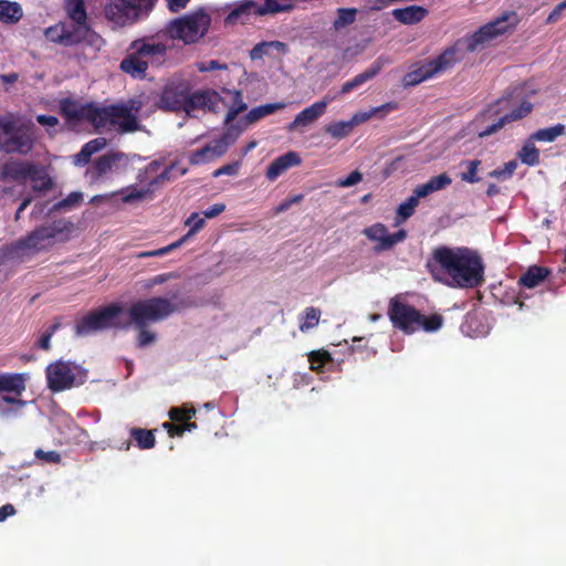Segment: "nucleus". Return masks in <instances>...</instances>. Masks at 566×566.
Returning a JSON list of instances; mask_svg holds the SVG:
<instances>
[{
	"label": "nucleus",
	"instance_id": "nucleus-1",
	"mask_svg": "<svg viewBox=\"0 0 566 566\" xmlns=\"http://www.w3.org/2000/svg\"><path fill=\"white\" fill-rule=\"evenodd\" d=\"M426 268L434 281L443 282L440 277L442 271L452 280L451 285L460 289L479 287L485 281V266L481 255L467 247L434 248Z\"/></svg>",
	"mask_w": 566,
	"mask_h": 566
},
{
	"label": "nucleus",
	"instance_id": "nucleus-2",
	"mask_svg": "<svg viewBox=\"0 0 566 566\" xmlns=\"http://www.w3.org/2000/svg\"><path fill=\"white\" fill-rule=\"evenodd\" d=\"M388 317L392 326L405 334H413L419 329L429 333L436 332L443 323V318L440 314L426 316L412 305L403 303L397 297L391 298L389 302Z\"/></svg>",
	"mask_w": 566,
	"mask_h": 566
},
{
	"label": "nucleus",
	"instance_id": "nucleus-3",
	"mask_svg": "<svg viewBox=\"0 0 566 566\" xmlns=\"http://www.w3.org/2000/svg\"><path fill=\"white\" fill-rule=\"evenodd\" d=\"M35 132L36 128L31 122H23L13 116L0 117V151L28 155L34 147Z\"/></svg>",
	"mask_w": 566,
	"mask_h": 566
},
{
	"label": "nucleus",
	"instance_id": "nucleus-4",
	"mask_svg": "<svg viewBox=\"0 0 566 566\" xmlns=\"http://www.w3.org/2000/svg\"><path fill=\"white\" fill-rule=\"evenodd\" d=\"M211 18L203 8L170 20L166 25L165 34L171 40L184 44H195L208 33Z\"/></svg>",
	"mask_w": 566,
	"mask_h": 566
},
{
	"label": "nucleus",
	"instance_id": "nucleus-5",
	"mask_svg": "<svg viewBox=\"0 0 566 566\" xmlns=\"http://www.w3.org/2000/svg\"><path fill=\"white\" fill-rule=\"evenodd\" d=\"M0 175L2 179L18 184L29 180L34 191H48L53 187V181L46 169L33 161L9 159L1 166Z\"/></svg>",
	"mask_w": 566,
	"mask_h": 566
},
{
	"label": "nucleus",
	"instance_id": "nucleus-6",
	"mask_svg": "<svg viewBox=\"0 0 566 566\" xmlns=\"http://www.w3.org/2000/svg\"><path fill=\"white\" fill-rule=\"evenodd\" d=\"M507 19V14L497 18L494 21L482 25L474 33L461 38L452 45L448 46L444 52L452 51L453 54L450 60L452 61L453 66L463 60L464 52H474L497 35L505 33L510 29V25L506 24Z\"/></svg>",
	"mask_w": 566,
	"mask_h": 566
},
{
	"label": "nucleus",
	"instance_id": "nucleus-7",
	"mask_svg": "<svg viewBox=\"0 0 566 566\" xmlns=\"http://www.w3.org/2000/svg\"><path fill=\"white\" fill-rule=\"evenodd\" d=\"M59 112L71 127L84 122L95 128L106 124V108L97 107L94 103H82L80 99L65 97L59 102Z\"/></svg>",
	"mask_w": 566,
	"mask_h": 566
},
{
	"label": "nucleus",
	"instance_id": "nucleus-8",
	"mask_svg": "<svg viewBox=\"0 0 566 566\" xmlns=\"http://www.w3.org/2000/svg\"><path fill=\"white\" fill-rule=\"evenodd\" d=\"M45 376L48 388L60 392L84 384L87 371L73 361L59 359L46 367Z\"/></svg>",
	"mask_w": 566,
	"mask_h": 566
},
{
	"label": "nucleus",
	"instance_id": "nucleus-9",
	"mask_svg": "<svg viewBox=\"0 0 566 566\" xmlns=\"http://www.w3.org/2000/svg\"><path fill=\"white\" fill-rule=\"evenodd\" d=\"M158 0H109L108 21L117 27L132 25L147 18Z\"/></svg>",
	"mask_w": 566,
	"mask_h": 566
},
{
	"label": "nucleus",
	"instance_id": "nucleus-10",
	"mask_svg": "<svg viewBox=\"0 0 566 566\" xmlns=\"http://www.w3.org/2000/svg\"><path fill=\"white\" fill-rule=\"evenodd\" d=\"M63 229L56 224L42 226L35 228L28 235L17 240L10 247V254L17 258L35 254L50 249L57 234Z\"/></svg>",
	"mask_w": 566,
	"mask_h": 566
},
{
	"label": "nucleus",
	"instance_id": "nucleus-11",
	"mask_svg": "<svg viewBox=\"0 0 566 566\" xmlns=\"http://www.w3.org/2000/svg\"><path fill=\"white\" fill-rule=\"evenodd\" d=\"M176 311L175 305L166 297H151L132 304L128 311L129 321L134 326L150 325L167 318Z\"/></svg>",
	"mask_w": 566,
	"mask_h": 566
},
{
	"label": "nucleus",
	"instance_id": "nucleus-12",
	"mask_svg": "<svg viewBox=\"0 0 566 566\" xmlns=\"http://www.w3.org/2000/svg\"><path fill=\"white\" fill-rule=\"evenodd\" d=\"M510 98H499L493 105H490L488 113L494 116H500L496 122L486 126L479 133V137L484 138L495 134L506 125L523 119L533 111V104L530 101L524 99L521 104L514 108H510Z\"/></svg>",
	"mask_w": 566,
	"mask_h": 566
},
{
	"label": "nucleus",
	"instance_id": "nucleus-13",
	"mask_svg": "<svg viewBox=\"0 0 566 566\" xmlns=\"http://www.w3.org/2000/svg\"><path fill=\"white\" fill-rule=\"evenodd\" d=\"M452 54V51L444 52L443 50L436 59L428 60L417 65L413 70L405 74L402 78L403 86H416L426 80L432 78L450 70L453 67L452 61L450 60Z\"/></svg>",
	"mask_w": 566,
	"mask_h": 566
},
{
	"label": "nucleus",
	"instance_id": "nucleus-14",
	"mask_svg": "<svg viewBox=\"0 0 566 566\" xmlns=\"http://www.w3.org/2000/svg\"><path fill=\"white\" fill-rule=\"evenodd\" d=\"M140 109V103L130 101L129 104L108 105V133L115 129L118 134L134 133L139 129V120L136 114Z\"/></svg>",
	"mask_w": 566,
	"mask_h": 566
},
{
	"label": "nucleus",
	"instance_id": "nucleus-15",
	"mask_svg": "<svg viewBox=\"0 0 566 566\" xmlns=\"http://www.w3.org/2000/svg\"><path fill=\"white\" fill-rule=\"evenodd\" d=\"M190 90V83L186 78L181 76L171 77L163 87L158 107L170 112L184 111Z\"/></svg>",
	"mask_w": 566,
	"mask_h": 566
},
{
	"label": "nucleus",
	"instance_id": "nucleus-16",
	"mask_svg": "<svg viewBox=\"0 0 566 566\" xmlns=\"http://www.w3.org/2000/svg\"><path fill=\"white\" fill-rule=\"evenodd\" d=\"M176 168V165L172 164L166 167L160 174H158L154 179L149 181V187H154L158 184H163L165 181H169L171 179L172 170ZM153 190L150 188L147 189H137L135 187L126 188L122 190L119 193L113 192L108 196L109 200H120L124 203H135L145 199L148 195L150 196Z\"/></svg>",
	"mask_w": 566,
	"mask_h": 566
},
{
	"label": "nucleus",
	"instance_id": "nucleus-17",
	"mask_svg": "<svg viewBox=\"0 0 566 566\" xmlns=\"http://www.w3.org/2000/svg\"><path fill=\"white\" fill-rule=\"evenodd\" d=\"M363 234L370 241L377 242L375 251L380 252L390 250L397 243L407 238V231L401 229L396 233L390 234L385 224L377 222L363 230Z\"/></svg>",
	"mask_w": 566,
	"mask_h": 566
},
{
	"label": "nucleus",
	"instance_id": "nucleus-18",
	"mask_svg": "<svg viewBox=\"0 0 566 566\" xmlns=\"http://www.w3.org/2000/svg\"><path fill=\"white\" fill-rule=\"evenodd\" d=\"M129 50L137 51L143 57L149 56L158 62H164L169 50V45L160 40V34L144 36L134 40Z\"/></svg>",
	"mask_w": 566,
	"mask_h": 566
},
{
	"label": "nucleus",
	"instance_id": "nucleus-19",
	"mask_svg": "<svg viewBox=\"0 0 566 566\" xmlns=\"http://www.w3.org/2000/svg\"><path fill=\"white\" fill-rule=\"evenodd\" d=\"M106 327V305L99 306L83 317L76 319L74 333L78 337H84L102 331Z\"/></svg>",
	"mask_w": 566,
	"mask_h": 566
},
{
	"label": "nucleus",
	"instance_id": "nucleus-20",
	"mask_svg": "<svg viewBox=\"0 0 566 566\" xmlns=\"http://www.w3.org/2000/svg\"><path fill=\"white\" fill-rule=\"evenodd\" d=\"M334 97L326 95L322 101L315 102L311 106L301 111L295 118L286 126L287 132L297 130L301 127H306L316 122L327 108Z\"/></svg>",
	"mask_w": 566,
	"mask_h": 566
},
{
	"label": "nucleus",
	"instance_id": "nucleus-21",
	"mask_svg": "<svg viewBox=\"0 0 566 566\" xmlns=\"http://www.w3.org/2000/svg\"><path fill=\"white\" fill-rule=\"evenodd\" d=\"M252 17H258V2L255 0H241L233 4L224 18L226 25L247 24Z\"/></svg>",
	"mask_w": 566,
	"mask_h": 566
},
{
	"label": "nucleus",
	"instance_id": "nucleus-22",
	"mask_svg": "<svg viewBox=\"0 0 566 566\" xmlns=\"http://www.w3.org/2000/svg\"><path fill=\"white\" fill-rule=\"evenodd\" d=\"M228 148L229 146L227 145V142L222 140L221 138L214 139L202 148L195 150L190 156V163L192 165L206 163L222 156L227 153Z\"/></svg>",
	"mask_w": 566,
	"mask_h": 566
},
{
	"label": "nucleus",
	"instance_id": "nucleus-23",
	"mask_svg": "<svg viewBox=\"0 0 566 566\" xmlns=\"http://www.w3.org/2000/svg\"><path fill=\"white\" fill-rule=\"evenodd\" d=\"M386 62L387 61L382 56L378 57L367 70L357 74L353 80L345 82L342 85L339 93L342 95L347 94L361 86L367 81L373 80L380 73Z\"/></svg>",
	"mask_w": 566,
	"mask_h": 566
},
{
	"label": "nucleus",
	"instance_id": "nucleus-24",
	"mask_svg": "<svg viewBox=\"0 0 566 566\" xmlns=\"http://www.w3.org/2000/svg\"><path fill=\"white\" fill-rule=\"evenodd\" d=\"M301 164V158L297 153L289 151L275 158L266 169V178L271 181L275 180L279 176L285 172L289 168Z\"/></svg>",
	"mask_w": 566,
	"mask_h": 566
},
{
	"label": "nucleus",
	"instance_id": "nucleus-25",
	"mask_svg": "<svg viewBox=\"0 0 566 566\" xmlns=\"http://www.w3.org/2000/svg\"><path fill=\"white\" fill-rule=\"evenodd\" d=\"M552 274V270L542 265H531L518 279L517 284L526 289H535L543 284Z\"/></svg>",
	"mask_w": 566,
	"mask_h": 566
},
{
	"label": "nucleus",
	"instance_id": "nucleus-26",
	"mask_svg": "<svg viewBox=\"0 0 566 566\" xmlns=\"http://www.w3.org/2000/svg\"><path fill=\"white\" fill-rule=\"evenodd\" d=\"M129 53L122 62L120 69L123 72L132 75L135 78H144L146 77V72L148 69V62L143 59V56L135 50Z\"/></svg>",
	"mask_w": 566,
	"mask_h": 566
},
{
	"label": "nucleus",
	"instance_id": "nucleus-27",
	"mask_svg": "<svg viewBox=\"0 0 566 566\" xmlns=\"http://www.w3.org/2000/svg\"><path fill=\"white\" fill-rule=\"evenodd\" d=\"M285 103L277 102L253 107L243 118H240V123H243L248 128L250 125L256 123L261 118L285 108Z\"/></svg>",
	"mask_w": 566,
	"mask_h": 566
},
{
	"label": "nucleus",
	"instance_id": "nucleus-28",
	"mask_svg": "<svg viewBox=\"0 0 566 566\" xmlns=\"http://www.w3.org/2000/svg\"><path fill=\"white\" fill-rule=\"evenodd\" d=\"M216 98V93H211L209 91H197L193 93H188L187 101L185 104L184 111L186 113H190L195 109L200 108H211L213 104V99Z\"/></svg>",
	"mask_w": 566,
	"mask_h": 566
},
{
	"label": "nucleus",
	"instance_id": "nucleus-29",
	"mask_svg": "<svg viewBox=\"0 0 566 566\" xmlns=\"http://www.w3.org/2000/svg\"><path fill=\"white\" fill-rule=\"evenodd\" d=\"M106 146V137H98L86 143L80 153L73 158V164L78 167L87 165L91 157Z\"/></svg>",
	"mask_w": 566,
	"mask_h": 566
},
{
	"label": "nucleus",
	"instance_id": "nucleus-30",
	"mask_svg": "<svg viewBox=\"0 0 566 566\" xmlns=\"http://www.w3.org/2000/svg\"><path fill=\"white\" fill-rule=\"evenodd\" d=\"M87 32H88V27L86 25V23H83V24H77L75 22L72 24L65 23L64 35L60 36L59 40L62 45L71 46V45L82 42L86 38Z\"/></svg>",
	"mask_w": 566,
	"mask_h": 566
},
{
	"label": "nucleus",
	"instance_id": "nucleus-31",
	"mask_svg": "<svg viewBox=\"0 0 566 566\" xmlns=\"http://www.w3.org/2000/svg\"><path fill=\"white\" fill-rule=\"evenodd\" d=\"M428 11L420 6H409L401 9H395L392 15L395 19L403 24H415L420 22Z\"/></svg>",
	"mask_w": 566,
	"mask_h": 566
},
{
	"label": "nucleus",
	"instance_id": "nucleus-32",
	"mask_svg": "<svg viewBox=\"0 0 566 566\" xmlns=\"http://www.w3.org/2000/svg\"><path fill=\"white\" fill-rule=\"evenodd\" d=\"M25 390V378L22 374H0V394L9 392L20 396Z\"/></svg>",
	"mask_w": 566,
	"mask_h": 566
},
{
	"label": "nucleus",
	"instance_id": "nucleus-33",
	"mask_svg": "<svg viewBox=\"0 0 566 566\" xmlns=\"http://www.w3.org/2000/svg\"><path fill=\"white\" fill-rule=\"evenodd\" d=\"M359 10L356 8H338L332 22V30L339 33L357 21Z\"/></svg>",
	"mask_w": 566,
	"mask_h": 566
},
{
	"label": "nucleus",
	"instance_id": "nucleus-34",
	"mask_svg": "<svg viewBox=\"0 0 566 566\" xmlns=\"http://www.w3.org/2000/svg\"><path fill=\"white\" fill-rule=\"evenodd\" d=\"M23 17V9L19 2L0 0V21L6 24L18 23Z\"/></svg>",
	"mask_w": 566,
	"mask_h": 566
},
{
	"label": "nucleus",
	"instance_id": "nucleus-35",
	"mask_svg": "<svg viewBox=\"0 0 566 566\" xmlns=\"http://www.w3.org/2000/svg\"><path fill=\"white\" fill-rule=\"evenodd\" d=\"M397 108H398L397 102H389V103L382 104L380 106L373 107L368 112L356 113L349 119V122L353 124V128H354L355 126L367 122L373 116L379 115L380 117H382L386 114H388L389 112L396 111Z\"/></svg>",
	"mask_w": 566,
	"mask_h": 566
},
{
	"label": "nucleus",
	"instance_id": "nucleus-36",
	"mask_svg": "<svg viewBox=\"0 0 566 566\" xmlns=\"http://www.w3.org/2000/svg\"><path fill=\"white\" fill-rule=\"evenodd\" d=\"M130 170H133V164L128 155L118 151H108V172L120 175Z\"/></svg>",
	"mask_w": 566,
	"mask_h": 566
},
{
	"label": "nucleus",
	"instance_id": "nucleus-37",
	"mask_svg": "<svg viewBox=\"0 0 566 566\" xmlns=\"http://www.w3.org/2000/svg\"><path fill=\"white\" fill-rule=\"evenodd\" d=\"M274 49L281 54H285L289 50L287 45L284 42L274 40V41H262L255 44L250 51L251 60H260L264 55L270 53V50Z\"/></svg>",
	"mask_w": 566,
	"mask_h": 566
},
{
	"label": "nucleus",
	"instance_id": "nucleus-38",
	"mask_svg": "<svg viewBox=\"0 0 566 566\" xmlns=\"http://www.w3.org/2000/svg\"><path fill=\"white\" fill-rule=\"evenodd\" d=\"M155 431L135 427L129 430V438L140 450H148L156 444Z\"/></svg>",
	"mask_w": 566,
	"mask_h": 566
},
{
	"label": "nucleus",
	"instance_id": "nucleus-39",
	"mask_svg": "<svg viewBox=\"0 0 566 566\" xmlns=\"http://www.w3.org/2000/svg\"><path fill=\"white\" fill-rule=\"evenodd\" d=\"M294 6L292 2H281L277 0H265L263 4L258 3V17L266 14H275L280 12H289L293 10Z\"/></svg>",
	"mask_w": 566,
	"mask_h": 566
},
{
	"label": "nucleus",
	"instance_id": "nucleus-40",
	"mask_svg": "<svg viewBox=\"0 0 566 566\" xmlns=\"http://www.w3.org/2000/svg\"><path fill=\"white\" fill-rule=\"evenodd\" d=\"M65 9L73 22L77 24L86 23L87 15L84 0H66Z\"/></svg>",
	"mask_w": 566,
	"mask_h": 566
},
{
	"label": "nucleus",
	"instance_id": "nucleus-41",
	"mask_svg": "<svg viewBox=\"0 0 566 566\" xmlns=\"http://www.w3.org/2000/svg\"><path fill=\"white\" fill-rule=\"evenodd\" d=\"M566 127L564 124H556L551 127L541 128L532 134L531 138L536 142H547L552 143L556 140L559 136L564 135Z\"/></svg>",
	"mask_w": 566,
	"mask_h": 566
},
{
	"label": "nucleus",
	"instance_id": "nucleus-42",
	"mask_svg": "<svg viewBox=\"0 0 566 566\" xmlns=\"http://www.w3.org/2000/svg\"><path fill=\"white\" fill-rule=\"evenodd\" d=\"M197 410L191 405H182L180 407H172L168 415L172 422L177 423H193L191 419L196 416Z\"/></svg>",
	"mask_w": 566,
	"mask_h": 566
},
{
	"label": "nucleus",
	"instance_id": "nucleus-43",
	"mask_svg": "<svg viewBox=\"0 0 566 566\" xmlns=\"http://www.w3.org/2000/svg\"><path fill=\"white\" fill-rule=\"evenodd\" d=\"M321 311L314 306H308L300 315V331L303 333L316 327L319 323Z\"/></svg>",
	"mask_w": 566,
	"mask_h": 566
},
{
	"label": "nucleus",
	"instance_id": "nucleus-44",
	"mask_svg": "<svg viewBox=\"0 0 566 566\" xmlns=\"http://www.w3.org/2000/svg\"><path fill=\"white\" fill-rule=\"evenodd\" d=\"M418 205H419V200L417 199V197L413 193L406 201L400 203L397 209L396 224H399L402 221L410 218L415 213Z\"/></svg>",
	"mask_w": 566,
	"mask_h": 566
},
{
	"label": "nucleus",
	"instance_id": "nucleus-45",
	"mask_svg": "<svg viewBox=\"0 0 566 566\" xmlns=\"http://www.w3.org/2000/svg\"><path fill=\"white\" fill-rule=\"evenodd\" d=\"M353 129V124L349 120L336 122L325 127V132L336 139L347 137Z\"/></svg>",
	"mask_w": 566,
	"mask_h": 566
},
{
	"label": "nucleus",
	"instance_id": "nucleus-46",
	"mask_svg": "<svg viewBox=\"0 0 566 566\" xmlns=\"http://www.w3.org/2000/svg\"><path fill=\"white\" fill-rule=\"evenodd\" d=\"M185 224L190 227L189 231L182 235L181 238L187 242L190 238H192L199 230H201L206 224V219L200 217L198 212H192Z\"/></svg>",
	"mask_w": 566,
	"mask_h": 566
},
{
	"label": "nucleus",
	"instance_id": "nucleus-47",
	"mask_svg": "<svg viewBox=\"0 0 566 566\" xmlns=\"http://www.w3.org/2000/svg\"><path fill=\"white\" fill-rule=\"evenodd\" d=\"M518 158L523 164L536 166L539 164V151L534 145H524L518 151Z\"/></svg>",
	"mask_w": 566,
	"mask_h": 566
},
{
	"label": "nucleus",
	"instance_id": "nucleus-48",
	"mask_svg": "<svg viewBox=\"0 0 566 566\" xmlns=\"http://www.w3.org/2000/svg\"><path fill=\"white\" fill-rule=\"evenodd\" d=\"M163 428L168 432L169 437H181L186 431H192L197 429V423H177V422H164Z\"/></svg>",
	"mask_w": 566,
	"mask_h": 566
},
{
	"label": "nucleus",
	"instance_id": "nucleus-49",
	"mask_svg": "<svg viewBox=\"0 0 566 566\" xmlns=\"http://www.w3.org/2000/svg\"><path fill=\"white\" fill-rule=\"evenodd\" d=\"M332 360V356L326 350H314L308 355V361L312 370H321L326 363Z\"/></svg>",
	"mask_w": 566,
	"mask_h": 566
},
{
	"label": "nucleus",
	"instance_id": "nucleus-50",
	"mask_svg": "<svg viewBox=\"0 0 566 566\" xmlns=\"http://www.w3.org/2000/svg\"><path fill=\"white\" fill-rule=\"evenodd\" d=\"M34 458L41 464H59L62 461L61 454L55 450L44 451L43 449H36Z\"/></svg>",
	"mask_w": 566,
	"mask_h": 566
},
{
	"label": "nucleus",
	"instance_id": "nucleus-51",
	"mask_svg": "<svg viewBox=\"0 0 566 566\" xmlns=\"http://www.w3.org/2000/svg\"><path fill=\"white\" fill-rule=\"evenodd\" d=\"M61 327L60 318H55V322L51 324L46 331L41 335L39 340L36 342V346L40 349L49 350L51 348V338L54 333Z\"/></svg>",
	"mask_w": 566,
	"mask_h": 566
},
{
	"label": "nucleus",
	"instance_id": "nucleus-52",
	"mask_svg": "<svg viewBox=\"0 0 566 566\" xmlns=\"http://www.w3.org/2000/svg\"><path fill=\"white\" fill-rule=\"evenodd\" d=\"M481 165V160L473 159L467 161L468 169L460 174V178L462 181L469 182V184H475L480 181V178L478 177V170Z\"/></svg>",
	"mask_w": 566,
	"mask_h": 566
},
{
	"label": "nucleus",
	"instance_id": "nucleus-53",
	"mask_svg": "<svg viewBox=\"0 0 566 566\" xmlns=\"http://www.w3.org/2000/svg\"><path fill=\"white\" fill-rule=\"evenodd\" d=\"M229 94H234L235 98L240 101V106H230L229 111L227 112L224 123L230 124L232 123L237 116L247 109V104L243 101L242 93L240 91H228Z\"/></svg>",
	"mask_w": 566,
	"mask_h": 566
},
{
	"label": "nucleus",
	"instance_id": "nucleus-54",
	"mask_svg": "<svg viewBox=\"0 0 566 566\" xmlns=\"http://www.w3.org/2000/svg\"><path fill=\"white\" fill-rule=\"evenodd\" d=\"M134 327L138 332V334H137L138 347H146L156 340V333L149 328V325H145L143 327L142 326H134Z\"/></svg>",
	"mask_w": 566,
	"mask_h": 566
},
{
	"label": "nucleus",
	"instance_id": "nucleus-55",
	"mask_svg": "<svg viewBox=\"0 0 566 566\" xmlns=\"http://www.w3.org/2000/svg\"><path fill=\"white\" fill-rule=\"evenodd\" d=\"M244 129H247V127L243 123H240L239 119L237 124L230 125L220 138L227 142V145L230 146L238 139Z\"/></svg>",
	"mask_w": 566,
	"mask_h": 566
},
{
	"label": "nucleus",
	"instance_id": "nucleus-56",
	"mask_svg": "<svg viewBox=\"0 0 566 566\" xmlns=\"http://www.w3.org/2000/svg\"><path fill=\"white\" fill-rule=\"evenodd\" d=\"M83 200V195L82 192H77V191H74V192H71L66 198H64L63 200L59 201L54 208L56 210H62V209H66V208H72V207H75L77 205H80Z\"/></svg>",
	"mask_w": 566,
	"mask_h": 566
},
{
	"label": "nucleus",
	"instance_id": "nucleus-57",
	"mask_svg": "<svg viewBox=\"0 0 566 566\" xmlns=\"http://www.w3.org/2000/svg\"><path fill=\"white\" fill-rule=\"evenodd\" d=\"M363 180V174L359 170L352 171L346 178H339L335 185L338 188H348L357 185Z\"/></svg>",
	"mask_w": 566,
	"mask_h": 566
},
{
	"label": "nucleus",
	"instance_id": "nucleus-58",
	"mask_svg": "<svg viewBox=\"0 0 566 566\" xmlns=\"http://www.w3.org/2000/svg\"><path fill=\"white\" fill-rule=\"evenodd\" d=\"M196 69L203 73V72H211L216 70H228V65L226 63H220L217 60H210V61H202L196 63Z\"/></svg>",
	"mask_w": 566,
	"mask_h": 566
},
{
	"label": "nucleus",
	"instance_id": "nucleus-59",
	"mask_svg": "<svg viewBox=\"0 0 566 566\" xmlns=\"http://www.w3.org/2000/svg\"><path fill=\"white\" fill-rule=\"evenodd\" d=\"M184 243H186V241L182 238H180L179 240L172 242L171 244H169L167 247H164V248H160V249H157L154 251H149V252H144L140 254V256H161V255L168 254L172 250L181 247Z\"/></svg>",
	"mask_w": 566,
	"mask_h": 566
},
{
	"label": "nucleus",
	"instance_id": "nucleus-60",
	"mask_svg": "<svg viewBox=\"0 0 566 566\" xmlns=\"http://www.w3.org/2000/svg\"><path fill=\"white\" fill-rule=\"evenodd\" d=\"M429 182H431V186L436 192L449 187L452 184V179L447 172H443L438 176L431 177L429 179Z\"/></svg>",
	"mask_w": 566,
	"mask_h": 566
},
{
	"label": "nucleus",
	"instance_id": "nucleus-61",
	"mask_svg": "<svg viewBox=\"0 0 566 566\" xmlns=\"http://www.w3.org/2000/svg\"><path fill=\"white\" fill-rule=\"evenodd\" d=\"M64 25L65 23H57L46 28L44 32L46 39L53 43L61 44L59 38L64 35Z\"/></svg>",
	"mask_w": 566,
	"mask_h": 566
},
{
	"label": "nucleus",
	"instance_id": "nucleus-62",
	"mask_svg": "<svg viewBox=\"0 0 566 566\" xmlns=\"http://www.w3.org/2000/svg\"><path fill=\"white\" fill-rule=\"evenodd\" d=\"M91 177L98 178L106 172V155L99 156L90 168Z\"/></svg>",
	"mask_w": 566,
	"mask_h": 566
},
{
	"label": "nucleus",
	"instance_id": "nucleus-63",
	"mask_svg": "<svg viewBox=\"0 0 566 566\" xmlns=\"http://www.w3.org/2000/svg\"><path fill=\"white\" fill-rule=\"evenodd\" d=\"M239 167H240L239 163L223 165L213 172V176L214 177H219L222 175L234 176L238 174Z\"/></svg>",
	"mask_w": 566,
	"mask_h": 566
},
{
	"label": "nucleus",
	"instance_id": "nucleus-64",
	"mask_svg": "<svg viewBox=\"0 0 566 566\" xmlns=\"http://www.w3.org/2000/svg\"><path fill=\"white\" fill-rule=\"evenodd\" d=\"M566 9V0L558 3L546 18V24H553L560 20L563 10Z\"/></svg>",
	"mask_w": 566,
	"mask_h": 566
}]
</instances>
